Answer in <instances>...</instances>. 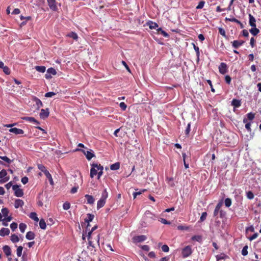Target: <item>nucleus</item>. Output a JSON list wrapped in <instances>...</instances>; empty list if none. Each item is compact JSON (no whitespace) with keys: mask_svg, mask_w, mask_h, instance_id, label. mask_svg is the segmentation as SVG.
Segmentation results:
<instances>
[{"mask_svg":"<svg viewBox=\"0 0 261 261\" xmlns=\"http://www.w3.org/2000/svg\"><path fill=\"white\" fill-rule=\"evenodd\" d=\"M35 233L31 231H28L25 236L26 239L29 240H33L35 238Z\"/></svg>","mask_w":261,"mask_h":261,"instance_id":"22","label":"nucleus"},{"mask_svg":"<svg viewBox=\"0 0 261 261\" xmlns=\"http://www.w3.org/2000/svg\"><path fill=\"white\" fill-rule=\"evenodd\" d=\"M146 191V189H143L141 191L134 193V194H133L134 198H135L137 195L141 194L142 192H144Z\"/></svg>","mask_w":261,"mask_h":261,"instance_id":"60","label":"nucleus"},{"mask_svg":"<svg viewBox=\"0 0 261 261\" xmlns=\"http://www.w3.org/2000/svg\"><path fill=\"white\" fill-rule=\"evenodd\" d=\"M82 152L85 155L87 159L89 161L95 155L94 153L92 152V151L91 150H87V151L83 150Z\"/></svg>","mask_w":261,"mask_h":261,"instance_id":"11","label":"nucleus"},{"mask_svg":"<svg viewBox=\"0 0 261 261\" xmlns=\"http://www.w3.org/2000/svg\"><path fill=\"white\" fill-rule=\"evenodd\" d=\"M56 74V70L54 68L50 67L47 70V73L45 74V77L46 79H50L52 77L51 74L55 75Z\"/></svg>","mask_w":261,"mask_h":261,"instance_id":"7","label":"nucleus"},{"mask_svg":"<svg viewBox=\"0 0 261 261\" xmlns=\"http://www.w3.org/2000/svg\"><path fill=\"white\" fill-rule=\"evenodd\" d=\"M257 237H258V233H255L249 238V240L250 241H251L254 240L255 239H256Z\"/></svg>","mask_w":261,"mask_h":261,"instance_id":"64","label":"nucleus"},{"mask_svg":"<svg viewBox=\"0 0 261 261\" xmlns=\"http://www.w3.org/2000/svg\"><path fill=\"white\" fill-rule=\"evenodd\" d=\"M3 250L5 254L7 256H10L11 255V249L10 247L8 245L3 246Z\"/></svg>","mask_w":261,"mask_h":261,"instance_id":"18","label":"nucleus"},{"mask_svg":"<svg viewBox=\"0 0 261 261\" xmlns=\"http://www.w3.org/2000/svg\"><path fill=\"white\" fill-rule=\"evenodd\" d=\"M248 247L247 245H245L243 248L241 253L243 256H246L248 254Z\"/></svg>","mask_w":261,"mask_h":261,"instance_id":"40","label":"nucleus"},{"mask_svg":"<svg viewBox=\"0 0 261 261\" xmlns=\"http://www.w3.org/2000/svg\"><path fill=\"white\" fill-rule=\"evenodd\" d=\"M26 228H27V225L25 224L21 223L19 224V229L21 232L23 233L24 232Z\"/></svg>","mask_w":261,"mask_h":261,"instance_id":"42","label":"nucleus"},{"mask_svg":"<svg viewBox=\"0 0 261 261\" xmlns=\"http://www.w3.org/2000/svg\"><path fill=\"white\" fill-rule=\"evenodd\" d=\"M120 168V163L119 162L115 163L110 166V169L112 170H116L119 169Z\"/></svg>","mask_w":261,"mask_h":261,"instance_id":"28","label":"nucleus"},{"mask_svg":"<svg viewBox=\"0 0 261 261\" xmlns=\"http://www.w3.org/2000/svg\"><path fill=\"white\" fill-rule=\"evenodd\" d=\"M193 48L196 53V57H197V61L198 62L199 61V56H200V51L199 48L196 46L195 44L193 43Z\"/></svg>","mask_w":261,"mask_h":261,"instance_id":"26","label":"nucleus"},{"mask_svg":"<svg viewBox=\"0 0 261 261\" xmlns=\"http://www.w3.org/2000/svg\"><path fill=\"white\" fill-rule=\"evenodd\" d=\"M192 253V250L190 246H187L181 250V254L183 258L189 256Z\"/></svg>","mask_w":261,"mask_h":261,"instance_id":"3","label":"nucleus"},{"mask_svg":"<svg viewBox=\"0 0 261 261\" xmlns=\"http://www.w3.org/2000/svg\"><path fill=\"white\" fill-rule=\"evenodd\" d=\"M205 2L204 1H200L198 5L196 7L197 9H202L204 5Z\"/></svg>","mask_w":261,"mask_h":261,"instance_id":"56","label":"nucleus"},{"mask_svg":"<svg viewBox=\"0 0 261 261\" xmlns=\"http://www.w3.org/2000/svg\"><path fill=\"white\" fill-rule=\"evenodd\" d=\"M9 132L11 133H13L15 135H21L24 133V131L20 128H17L16 127L11 128L9 129Z\"/></svg>","mask_w":261,"mask_h":261,"instance_id":"16","label":"nucleus"},{"mask_svg":"<svg viewBox=\"0 0 261 261\" xmlns=\"http://www.w3.org/2000/svg\"><path fill=\"white\" fill-rule=\"evenodd\" d=\"M108 197V193L107 189H105L101 193V196L100 199L97 201V210L102 207L106 202V199Z\"/></svg>","mask_w":261,"mask_h":261,"instance_id":"1","label":"nucleus"},{"mask_svg":"<svg viewBox=\"0 0 261 261\" xmlns=\"http://www.w3.org/2000/svg\"><path fill=\"white\" fill-rule=\"evenodd\" d=\"M231 105L236 108H238L241 106V102L238 99H233L231 102Z\"/></svg>","mask_w":261,"mask_h":261,"instance_id":"30","label":"nucleus"},{"mask_svg":"<svg viewBox=\"0 0 261 261\" xmlns=\"http://www.w3.org/2000/svg\"><path fill=\"white\" fill-rule=\"evenodd\" d=\"M227 257V256L223 253H221L216 256L217 261H221V259H226Z\"/></svg>","mask_w":261,"mask_h":261,"instance_id":"32","label":"nucleus"},{"mask_svg":"<svg viewBox=\"0 0 261 261\" xmlns=\"http://www.w3.org/2000/svg\"><path fill=\"white\" fill-rule=\"evenodd\" d=\"M226 212L224 211L222 209L220 208V217L221 218H226Z\"/></svg>","mask_w":261,"mask_h":261,"instance_id":"47","label":"nucleus"},{"mask_svg":"<svg viewBox=\"0 0 261 261\" xmlns=\"http://www.w3.org/2000/svg\"><path fill=\"white\" fill-rule=\"evenodd\" d=\"M141 248L142 250L146 251H148L150 249L149 246L146 245L141 246Z\"/></svg>","mask_w":261,"mask_h":261,"instance_id":"62","label":"nucleus"},{"mask_svg":"<svg viewBox=\"0 0 261 261\" xmlns=\"http://www.w3.org/2000/svg\"><path fill=\"white\" fill-rule=\"evenodd\" d=\"M49 8L53 11H57L58 7L56 0H47Z\"/></svg>","mask_w":261,"mask_h":261,"instance_id":"5","label":"nucleus"},{"mask_svg":"<svg viewBox=\"0 0 261 261\" xmlns=\"http://www.w3.org/2000/svg\"><path fill=\"white\" fill-rule=\"evenodd\" d=\"M10 228L12 231H14L17 228V224L15 222H13L10 224Z\"/></svg>","mask_w":261,"mask_h":261,"instance_id":"53","label":"nucleus"},{"mask_svg":"<svg viewBox=\"0 0 261 261\" xmlns=\"http://www.w3.org/2000/svg\"><path fill=\"white\" fill-rule=\"evenodd\" d=\"M223 205V200L222 199L220 200L219 203L217 204V206H216V208L215 209L214 212V216L215 217L217 216L219 212H220V210L221 208V207Z\"/></svg>","mask_w":261,"mask_h":261,"instance_id":"9","label":"nucleus"},{"mask_svg":"<svg viewBox=\"0 0 261 261\" xmlns=\"http://www.w3.org/2000/svg\"><path fill=\"white\" fill-rule=\"evenodd\" d=\"M24 204V202L22 200L20 199H16L15 201L14 206L16 208L22 206Z\"/></svg>","mask_w":261,"mask_h":261,"instance_id":"20","label":"nucleus"},{"mask_svg":"<svg viewBox=\"0 0 261 261\" xmlns=\"http://www.w3.org/2000/svg\"><path fill=\"white\" fill-rule=\"evenodd\" d=\"M206 216H207L206 212H203L201 214L200 218V221H201V222L204 221L206 219Z\"/></svg>","mask_w":261,"mask_h":261,"instance_id":"49","label":"nucleus"},{"mask_svg":"<svg viewBox=\"0 0 261 261\" xmlns=\"http://www.w3.org/2000/svg\"><path fill=\"white\" fill-rule=\"evenodd\" d=\"M247 116L249 120H252L254 119L255 115L252 113H249L247 114Z\"/></svg>","mask_w":261,"mask_h":261,"instance_id":"58","label":"nucleus"},{"mask_svg":"<svg viewBox=\"0 0 261 261\" xmlns=\"http://www.w3.org/2000/svg\"><path fill=\"white\" fill-rule=\"evenodd\" d=\"M85 197L86 198L87 203L90 204H93L94 203L95 200L92 195L89 194H86Z\"/></svg>","mask_w":261,"mask_h":261,"instance_id":"19","label":"nucleus"},{"mask_svg":"<svg viewBox=\"0 0 261 261\" xmlns=\"http://www.w3.org/2000/svg\"><path fill=\"white\" fill-rule=\"evenodd\" d=\"M3 68V71L7 75H9L10 74V70L9 68L7 66H4Z\"/></svg>","mask_w":261,"mask_h":261,"instance_id":"54","label":"nucleus"},{"mask_svg":"<svg viewBox=\"0 0 261 261\" xmlns=\"http://www.w3.org/2000/svg\"><path fill=\"white\" fill-rule=\"evenodd\" d=\"M190 130H191V123H189L188 124L187 128L185 130V134L186 135H188L190 133Z\"/></svg>","mask_w":261,"mask_h":261,"instance_id":"52","label":"nucleus"},{"mask_svg":"<svg viewBox=\"0 0 261 261\" xmlns=\"http://www.w3.org/2000/svg\"><path fill=\"white\" fill-rule=\"evenodd\" d=\"M21 119L23 120L29 121L30 122L34 123L36 124H39V122L32 117H23Z\"/></svg>","mask_w":261,"mask_h":261,"instance_id":"13","label":"nucleus"},{"mask_svg":"<svg viewBox=\"0 0 261 261\" xmlns=\"http://www.w3.org/2000/svg\"><path fill=\"white\" fill-rule=\"evenodd\" d=\"M11 241L13 243H16L19 241V239L16 234H12L11 236Z\"/></svg>","mask_w":261,"mask_h":261,"instance_id":"33","label":"nucleus"},{"mask_svg":"<svg viewBox=\"0 0 261 261\" xmlns=\"http://www.w3.org/2000/svg\"><path fill=\"white\" fill-rule=\"evenodd\" d=\"M39 226L42 229H45L46 227V225L44 219H41L39 221Z\"/></svg>","mask_w":261,"mask_h":261,"instance_id":"34","label":"nucleus"},{"mask_svg":"<svg viewBox=\"0 0 261 261\" xmlns=\"http://www.w3.org/2000/svg\"><path fill=\"white\" fill-rule=\"evenodd\" d=\"M98 166L100 168H99V170L98 171V172L97 173V179H99L101 177V175H102L103 174V167L102 166H101L100 164H99L98 165Z\"/></svg>","mask_w":261,"mask_h":261,"instance_id":"29","label":"nucleus"},{"mask_svg":"<svg viewBox=\"0 0 261 261\" xmlns=\"http://www.w3.org/2000/svg\"><path fill=\"white\" fill-rule=\"evenodd\" d=\"M192 240L193 241L196 240L197 241H199L201 240V237L199 236H194L192 237Z\"/></svg>","mask_w":261,"mask_h":261,"instance_id":"61","label":"nucleus"},{"mask_svg":"<svg viewBox=\"0 0 261 261\" xmlns=\"http://www.w3.org/2000/svg\"><path fill=\"white\" fill-rule=\"evenodd\" d=\"M38 168L40 171H41L43 173L47 170L45 167L42 164L38 165Z\"/></svg>","mask_w":261,"mask_h":261,"instance_id":"51","label":"nucleus"},{"mask_svg":"<svg viewBox=\"0 0 261 261\" xmlns=\"http://www.w3.org/2000/svg\"><path fill=\"white\" fill-rule=\"evenodd\" d=\"M33 100L36 103L35 105L36 110H39L40 107L43 106L42 101L38 98L34 97H33Z\"/></svg>","mask_w":261,"mask_h":261,"instance_id":"17","label":"nucleus"},{"mask_svg":"<svg viewBox=\"0 0 261 261\" xmlns=\"http://www.w3.org/2000/svg\"><path fill=\"white\" fill-rule=\"evenodd\" d=\"M249 24L251 27H255L256 25V19L254 16L251 14H249Z\"/></svg>","mask_w":261,"mask_h":261,"instance_id":"14","label":"nucleus"},{"mask_svg":"<svg viewBox=\"0 0 261 261\" xmlns=\"http://www.w3.org/2000/svg\"><path fill=\"white\" fill-rule=\"evenodd\" d=\"M249 32L253 36H256L259 33V30L256 28V27H252V28L249 30Z\"/></svg>","mask_w":261,"mask_h":261,"instance_id":"24","label":"nucleus"},{"mask_svg":"<svg viewBox=\"0 0 261 261\" xmlns=\"http://www.w3.org/2000/svg\"><path fill=\"white\" fill-rule=\"evenodd\" d=\"M0 159L8 164H10L11 163V160L6 156H1L0 155Z\"/></svg>","mask_w":261,"mask_h":261,"instance_id":"43","label":"nucleus"},{"mask_svg":"<svg viewBox=\"0 0 261 261\" xmlns=\"http://www.w3.org/2000/svg\"><path fill=\"white\" fill-rule=\"evenodd\" d=\"M245 43L243 40H234L232 42V45L234 48H238Z\"/></svg>","mask_w":261,"mask_h":261,"instance_id":"15","label":"nucleus"},{"mask_svg":"<svg viewBox=\"0 0 261 261\" xmlns=\"http://www.w3.org/2000/svg\"><path fill=\"white\" fill-rule=\"evenodd\" d=\"M162 250L164 252H167L169 250V248L167 245H163L162 246Z\"/></svg>","mask_w":261,"mask_h":261,"instance_id":"55","label":"nucleus"},{"mask_svg":"<svg viewBox=\"0 0 261 261\" xmlns=\"http://www.w3.org/2000/svg\"><path fill=\"white\" fill-rule=\"evenodd\" d=\"M29 179L27 176H24L21 178V182L23 184H26L28 182Z\"/></svg>","mask_w":261,"mask_h":261,"instance_id":"63","label":"nucleus"},{"mask_svg":"<svg viewBox=\"0 0 261 261\" xmlns=\"http://www.w3.org/2000/svg\"><path fill=\"white\" fill-rule=\"evenodd\" d=\"M166 181L168 184L171 187H173L175 186L173 178L172 177H167Z\"/></svg>","mask_w":261,"mask_h":261,"instance_id":"31","label":"nucleus"},{"mask_svg":"<svg viewBox=\"0 0 261 261\" xmlns=\"http://www.w3.org/2000/svg\"><path fill=\"white\" fill-rule=\"evenodd\" d=\"M22 250H23V247L21 246L18 247V248H17L16 254L18 257H20L21 256Z\"/></svg>","mask_w":261,"mask_h":261,"instance_id":"41","label":"nucleus"},{"mask_svg":"<svg viewBox=\"0 0 261 261\" xmlns=\"http://www.w3.org/2000/svg\"><path fill=\"white\" fill-rule=\"evenodd\" d=\"M147 237L145 235H140L135 236L133 238V242L134 243H140L145 241Z\"/></svg>","mask_w":261,"mask_h":261,"instance_id":"6","label":"nucleus"},{"mask_svg":"<svg viewBox=\"0 0 261 261\" xmlns=\"http://www.w3.org/2000/svg\"><path fill=\"white\" fill-rule=\"evenodd\" d=\"M94 218V215L91 214H88L87 215V218H85V221L87 223V226L86 227V230L88 229L89 226H90L89 223L93 220Z\"/></svg>","mask_w":261,"mask_h":261,"instance_id":"12","label":"nucleus"},{"mask_svg":"<svg viewBox=\"0 0 261 261\" xmlns=\"http://www.w3.org/2000/svg\"><path fill=\"white\" fill-rule=\"evenodd\" d=\"M99 164L96 163H93L91 164V168L90 169V176L91 178H93L94 176L97 174L98 171L99 170Z\"/></svg>","mask_w":261,"mask_h":261,"instance_id":"2","label":"nucleus"},{"mask_svg":"<svg viewBox=\"0 0 261 261\" xmlns=\"http://www.w3.org/2000/svg\"><path fill=\"white\" fill-rule=\"evenodd\" d=\"M247 197L249 199H252L254 198V194L251 191H248L246 193Z\"/></svg>","mask_w":261,"mask_h":261,"instance_id":"45","label":"nucleus"},{"mask_svg":"<svg viewBox=\"0 0 261 261\" xmlns=\"http://www.w3.org/2000/svg\"><path fill=\"white\" fill-rule=\"evenodd\" d=\"M97 228V226L95 225L92 228L91 230H89V231L88 232V235H87L88 240H89L90 239H91V236L92 232L94 231Z\"/></svg>","mask_w":261,"mask_h":261,"instance_id":"39","label":"nucleus"},{"mask_svg":"<svg viewBox=\"0 0 261 261\" xmlns=\"http://www.w3.org/2000/svg\"><path fill=\"white\" fill-rule=\"evenodd\" d=\"M147 25L149 26V28L150 29H155L156 28L158 27V24L152 21H149L147 23Z\"/></svg>","mask_w":261,"mask_h":261,"instance_id":"23","label":"nucleus"},{"mask_svg":"<svg viewBox=\"0 0 261 261\" xmlns=\"http://www.w3.org/2000/svg\"><path fill=\"white\" fill-rule=\"evenodd\" d=\"M219 71L220 73L224 74L227 71V65L225 63H221L219 66Z\"/></svg>","mask_w":261,"mask_h":261,"instance_id":"8","label":"nucleus"},{"mask_svg":"<svg viewBox=\"0 0 261 261\" xmlns=\"http://www.w3.org/2000/svg\"><path fill=\"white\" fill-rule=\"evenodd\" d=\"M56 95V93L54 92H47L45 94L46 97H51Z\"/></svg>","mask_w":261,"mask_h":261,"instance_id":"59","label":"nucleus"},{"mask_svg":"<svg viewBox=\"0 0 261 261\" xmlns=\"http://www.w3.org/2000/svg\"><path fill=\"white\" fill-rule=\"evenodd\" d=\"M7 172L5 169H3L0 171V178L9 177V176H7Z\"/></svg>","mask_w":261,"mask_h":261,"instance_id":"38","label":"nucleus"},{"mask_svg":"<svg viewBox=\"0 0 261 261\" xmlns=\"http://www.w3.org/2000/svg\"><path fill=\"white\" fill-rule=\"evenodd\" d=\"M2 212L4 217H7L9 213V210L7 208H3L2 209Z\"/></svg>","mask_w":261,"mask_h":261,"instance_id":"50","label":"nucleus"},{"mask_svg":"<svg viewBox=\"0 0 261 261\" xmlns=\"http://www.w3.org/2000/svg\"><path fill=\"white\" fill-rule=\"evenodd\" d=\"M49 114L48 109H41L40 113V117L42 119H45L48 117Z\"/></svg>","mask_w":261,"mask_h":261,"instance_id":"10","label":"nucleus"},{"mask_svg":"<svg viewBox=\"0 0 261 261\" xmlns=\"http://www.w3.org/2000/svg\"><path fill=\"white\" fill-rule=\"evenodd\" d=\"M0 159L8 164H10L11 163V160L6 156H1L0 155Z\"/></svg>","mask_w":261,"mask_h":261,"instance_id":"44","label":"nucleus"},{"mask_svg":"<svg viewBox=\"0 0 261 261\" xmlns=\"http://www.w3.org/2000/svg\"><path fill=\"white\" fill-rule=\"evenodd\" d=\"M70 203L69 202H66L64 203V204L63 205V208L64 210H68L70 208Z\"/></svg>","mask_w":261,"mask_h":261,"instance_id":"46","label":"nucleus"},{"mask_svg":"<svg viewBox=\"0 0 261 261\" xmlns=\"http://www.w3.org/2000/svg\"><path fill=\"white\" fill-rule=\"evenodd\" d=\"M10 233V230L8 228H2L0 230V236L4 237Z\"/></svg>","mask_w":261,"mask_h":261,"instance_id":"21","label":"nucleus"},{"mask_svg":"<svg viewBox=\"0 0 261 261\" xmlns=\"http://www.w3.org/2000/svg\"><path fill=\"white\" fill-rule=\"evenodd\" d=\"M20 19L21 20H25V21H23L21 22V25H24L26 24V22L28 20H30L31 19V16H27V17H24L23 16H20Z\"/></svg>","mask_w":261,"mask_h":261,"instance_id":"36","label":"nucleus"},{"mask_svg":"<svg viewBox=\"0 0 261 261\" xmlns=\"http://www.w3.org/2000/svg\"><path fill=\"white\" fill-rule=\"evenodd\" d=\"M68 37L73 38L74 40H77L78 39V36L76 33L73 32H71L67 35Z\"/></svg>","mask_w":261,"mask_h":261,"instance_id":"35","label":"nucleus"},{"mask_svg":"<svg viewBox=\"0 0 261 261\" xmlns=\"http://www.w3.org/2000/svg\"><path fill=\"white\" fill-rule=\"evenodd\" d=\"M35 69L41 73H44L46 70V67L44 66H36Z\"/></svg>","mask_w":261,"mask_h":261,"instance_id":"25","label":"nucleus"},{"mask_svg":"<svg viewBox=\"0 0 261 261\" xmlns=\"http://www.w3.org/2000/svg\"><path fill=\"white\" fill-rule=\"evenodd\" d=\"M219 33L223 36H224L226 39H227V36L225 34V30L221 28H219Z\"/></svg>","mask_w":261,"mask_h":261,"instance_id":"48","label":"nucleus"},{"mask_svg":"<svg viewBox=\"0 0 261 261\" xmlns=\"http://www.w3.org/2000/svg\"><path fill=\"white\" fill-rule=\"evenodd\" d=\"M19 186L15 185L12 186V189L14 191V195L18 197H21L23 195V191L22 189H20Z\"/></svg>","mask_w":261,"mask_h":261,"instance_id":"4","label":"nucleus"},{"mask_svg":"<svg viewBox=\"0 0 261 261\" xmlns=\"http://www.w3.org/2000/svg\"><path fill=\"white\" fill-rule=\"evenodd\" d=\"M119 106L123 111H125L127 108L126 105L124 102H120Z\"/></svg>","mask_w":261,"mask_h":261,"instance_id":"57","label":"nucleus"},{"mask_svg":"<svg viewBox=\"0 0 261 261\" xmlns=\"http://www.w3.org/2000/svg\"><path fill=\"white\" fill-rule=\"evenodd\" d=\"M29 217L30 218L36 222L39 221V218H38L37 214L35 212H31L29 215Z\"/></svg>","mask_w":261,"mask_h":261,"instance_id":"27","label":"nucleus"},{"mask_svg":"<svg viewBox=\"0 0 261 261\" xmlns=\"http://www.w3.org/2000/svg\"><path fill=\"white\" fill-rule=\"evenodd\" d=\"M243 122L246 123L245 124V128L248 130L249 132H251V123L250 122H247V120L246 119H244Z\"/></svg>","mask_w":261,"mask_h":261,"instance_id":"37","label":"nucleus"}]
</instances>
